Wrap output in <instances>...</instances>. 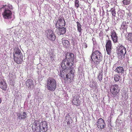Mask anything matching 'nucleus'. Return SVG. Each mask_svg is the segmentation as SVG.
Segmentation results:
<instances>
[{"instance_id": "obj_1", "label": "nucleus", "mask_w": 132, "mask_h": 132, "mask_svg": "<svg viewBox=\"0 0 132 132\" xmlns=\"http://www.w3.org/2000/svg\"><path fill=\"white\" fill-rule=\"evenodd\" d=\"M74 60L73 54L68 53L66 54V59L63 60L61 63V67L69 71V72L66 76V82L68 84L73 81L75 72L73 65Z\"/></svg>"}, {"instance_id": "obj_2", "label": "nucleus", "mask_w": 132, "mask_h": 132, "mask_svg": "<svg viewBox=\"0 0 132 132\" xmlns=\"http://www.w3.org/2000/svg\"><path fill=\"white\" fill-rule=\"evenodd\" d=\"M47 123L45 121L40 122L39 119L35 120L32 126L33 132H46L47 130Z\"/></svg>"}, {"instance_id": "obj_3", "label": "nucleus", "mask_w": 132, "mask_h": 132, "mask_svg": "<svg viewBox=\"0 0 132 132\" xmlns=\"http://www.w3.org/2000/svg\"><path fill=\"white\" fill-rule=\"evenodd\" d=\"M91 57L92 61L97 65L102 60V55L100 52V47L97 44L94 46Z\"/></svg>"}, {"instance_id": "obj_4", "label": "nucleus", "mask_w": 132, "mask_h": 132, "mask_svg": "<svg viewBox=\"0 0 132 132\" xmlns=\"http://www.w3.org/2000/svg\"><path fill=\"white\" fill-rule=\"evenodd\" d=\"M56 86L57 83L55 79L51 77H49L47 79L46 86L48 90L54 91L56 89Z\"/></svg>"}, {"instance_id": "obj_5", "label": "nucleus", "mask_w": 132, "mask_h": 132, "mask_svg": "<svg viewBox=\"0 0 132 132\" xmlns=\"http://www.w3.org/2000/svg\"><path fill=\"white\" fill-rule=\"evenodd\" d=\"M5 9L2 15L4 19H11L12 18V12L11 10L12 9V6L8 5Z\"/></svg>"}, {"instance_id": "obj_6", "label": "nucleus", "mask_w": 132, "mask_h": 132, "mask_svg": "<svg viewBox=\"0 0 132 132\" xmlns=\"http://www.w3.org/2000/svg\"><path fill=\"white\" fill-rule=\"evenodd\" d=\"M117 55L118 57L121 59L124 58L126 56L127 51L126 48L121 45L118 47L117 50Z\"/></svg>"}, {"instance_id": "obj_7", "label": "nucleus", "mask_w": 132, "mask_h": 132, "mask_svg": "<svg viewBox=\"0 0 132 132\" xmlns=\"http://www.w3.org/2000/svg\"><path fill=\"white\" fill-rule=\"evenodd\" d=\"M118 85L115 84L111 86L110 88L111 93L112 95V96L115 97L118 96L120 92V89Z\"/></svg>"}, {"instance_id": "obj_8", "label": "nucleus", "mask_w": 132, "mask_h": 132, "mask_svg": "<svg viewBox=\"0 0 132 132\" xmlns=\"http://www.w3.org/2000/svg\"><path fill=\"white\" fill-rule=\"evenodd\" d=\"M47 38L51 41H54L56 38L54 32L50 29H48L46 31Z\"/></svg>"}, {"instance_id": "obj_9", "label": "nucleus", "mask_w": 132, "mask_h": 132, "mask_svg": "<svg viewBox=\"0 0 132 132\" xmlns=\"http://www.w3.org/2000/svg\"><path fill=\"white\" fill-rule=\"evenodd\" d=\"M96 125L98 128L102 129L106 127V124L104 120L102 118H100L97 121Z\"/></svg>"}, {"instance_id": "obj_10", "label": "nucleus", "mask_w": 132, "mask_h": 132, "mask_svg": "<svg viewBox=\"0 0 132 132\" xmlns=\"http://www.w3.org/2000/svg\"><path fill=\"white\" fill-rule=\"evenodd\" d=\"M105 47L107 54L109 55H110L112 52V44L110 40H106Z\"/></svg>"}, {"instance_id": "obj_11", "label": "nucleus", "mask_w": 132, "mask_h": 132, "mask_svg": "<svg viewBox=\"0 0 132 132\" xmlns=\"http://www.w3.org/2000/svg\"><path fill=\"white\" fill-rule=\"evenodd\" d=\"M111 36L112 40L113 43H117V42L118 37L117 35V33L114 30H111Z\"/></svg>"}, {"instance_id": "obj_12", "label": "nucleus", "mask_w": 132, "mask_h": 132, "mask_svg": "<svg viewBox=\"0 0 132 132\" xmlns=\"http://www.w3.org/2000/svg\"><path fill=\"white\" fill-rule=\"evenodd\" d=\"M26 84L29 89H32L34 88L33 81L31 79H27L26 81Z\"/></svg>"}, {"instance_id": "obj_13", "label": "nucleus", "mask_w": 132, "mask_h": 132, "mask_svg": "<svg viewBox=\"0 0 132 132\" xmlns=\"http://www.w3.org/2000/svg\"><path fill=\"white\" fill-rule=\"evenodd\" d=\"M13 56H23L20 50L18 47H15L14 49Z\"/></svg>"}, {"instance_id": "obj_14", "label": "nucleus", "mask_w": 132, "mask_h": 132, "mask_svg": "<svg viewBox=\"0 0 132 132\" xmlns=\"http://www.w3.org/2000/svg\"><path fill=\"white\" fill-rule=\"evenodd\" d=\"M13 57V59L15 62L18 64L21 63L23 61V56Z\"/></svg>"}, {"instance_id": "obj_15", "label": "nucleus", "mask_w": 132, "mask_h": 132, "mask_svg": "<svg viewBox=\"0 0 132 132\" xmlns=\"http://www.w3.org/2000/svg\"><path fill=\"white\" fill-rule=\"evenodd\" d=\"M66 28L64 27H59L57 30V33L59 35H63L66 31Z\"/></svg>"}, {"instance_id": "obj_16", "label": "nucleus", "mask_w": 132, "mask_h": 132, "mask_svg": "<svg viewBox=\"0 0 132 132\" xmlns=\"http://www.w3.org/2000/svg\"><path fill=\"white\" fill-rule=\"evenodd\" d=\"M57 24H59V27H64L66 24L65 22L64 19H63V20H62L61 18L59 19L57 21L56 23V25Z\"/></svg>"}, {"instance_id": "obj_17", "label": "nucleus", "mask_w": 132, "mask_h": 132, "mask_svg": "<svg viewBox=\"0 0 132 132\" xmlns=\"http://www.w3.org/2000/svg\"><path fill=\"white\" fill-rule=\"evenodd\" d=\"M18 118L19 119H25L27 117V114L26 113L24 112H23L22 113L21 112L19 113L18 114Z\"/></svg>"}, {"instance_id": "obj_18", "label": "nucleus", "mask_w": 132, "mask_h": 132, "mask_svg": "<svg viewBox=\"0 0 132 132\" xmlns=\"http://www.w3.org/2000/svg\"><path fill=\"white\" fill-rule=\"evenodd\" d=\"M115 71L118 74H122L124 73V68L122 67H118L116 68Z\"/></svg>"}, {"instance_id": "obj_19", "label": "nucleus", "mask_w": 132, "mask_h": 132, "mask_svg": "<svg viewBox=\"0 0 132 132\" xmlns=\"http://www.w3.org/2000/svg\"><path fill=\"white\" fill-rule=\"evenodd\" d=\"M0 88L5 90L7 89V85L5 81L3 80L0 81Z\"/></svg>"}, {"instance_id": "obj_20", "label": "nucleus", "mask_w": 132, "mask_h": 132, "mask_svg": "<svg viewBox=\"0 0 132 132\" xmlns=\"http://www.w3.org/2000/svg\"><path fill=\"white\" fill-rule=\"evenodd\" d=\"M128 26L127 24V22L126 21H123L120 27V29L123 30L124 31H126L128 28Z\"/></svg>"}, {"instance_id": "obj_21", "label": "nucleus", "mask_w": 132, "mask_h": 132, "mask_svg": "<svg viewBox=\"0 0 132 132\" xmlns=\"http://www.w3.org/2000/svg\"><path fill=\"white\" fill-rule=\"evenodd\" d=\"M62 43L64 47H69L70 43L69 41L67 40L64 39L63 38L62 39Z\"/></svg>"}, {"instance_id": "obj_22", "label": "nucleus", "mask_w": 132, "mask_h": 132, "mask_svg": "<svg viewBox=\"0 0 132 132\" xmlns=\"http://www.w3.org/2000/svg\"><path fill=\"white\" fill-rule=\"evenodd\" d=\"M103 71L102 70L99 71V72L98 74V75L97 78L98 80L100 81H101L102 79L103 78Z\"/></svg>"}, {"instance_id": "obj_23", "label": "nucleus", "mask_w": 132, "mask_h": 132, "mask_svg": "<svg viewBox=\"0 0 132 132\" xmlns=\"http://www.w3.org/2000/svg\"><path fill=\"white\" fill-rule=\"evenodd\" d=\"M76 23L77 24V30L80 34H81L82 30L81 28L82 26L79 21L77 22Z\"/></svg>"}, {"instance_id": "obj_24", "label": "nucleus", "mask_w": 132, "mask_h": 132, "mask_svg": "<svg viewBox=\"0 0 132 132\" xmlns=\"http://www.w3.org/2000/svg\"><path fill=\"white\" fill-rule=\"evenodd\" d=\"M73 104L76 105L78 106L80 105V101L78 98H74L72 101Z\"/></svg>"}, {"instance_id": "obj_25", "label": "nucleus", "mask_w": 132, "mask_h": 132, "mask_svg": "<svg viewBox=\"0 0 132 132\" xmlns=\"http://www.w3.org/2000/svg\"><path fill=\"white\" fill-rule=\"evenodd\" d=\"M110 11L112 14V17L114 18L116 16V14L115 8H114L111 9Z\"/></svg>"}, {"instance_id": "obj_26", "label": "nucleus", "mask_w": 132, "mask_h": 132, "mask_svg": "<svg viewBox=\"0 0 132 132\" xmlns=\"http://www.w3.org/2000/svg\"><path fill=\"white\" fill-rule=\"evenodd\" d=\"M126 39L128 41H132V33L130 32L128 33Z\"/></svg>"}, {"instance_id": "obj_27", "label": "nucleus", "mask_w": 132, "mask_h": 132, "mask_svg": "<svg viewBox=\"0 0 132 132\" xmlns=\"http://www.w3.org/2000/svg\"><path fill=\"white\" fill-rule=\"evenodd\" d=\"M130 1L131 0H123L122 2L124 5H128L130 4Z\"/></svg>"}, {"instance_id": "obj_28", "label": "nucleus", "mask_w": 132, "mask_h": 132, "mask_svg": "<svg viewBox=\"0 0 132 132\" xmlns=\"http://www.w3.org/2000/svg\"><path fill=\"white\" fill-rule=\"evenodd\" d=\"M120 77L118 74H116L114 76V80L115 81H118L120 80Z\"/></svg>"}, {"instance_id": "obj_29", "label": "nucleus", "mask_w": 132, "mask_h": 132, "mask_svg": "<svg viewBox=\"0 0 132 132\" xmlns=\"http://www.w3.org/2000/svg\"><path fill=\"white\" fill-rule=\"evenodd\" d=\"M75 6L77 8H78L80 6V3L78 0H75L74 2Z\"/></svg>"}, {"instance_id": "obj_30", "label": "nucleus", "mask_w": 132, "mask_h": 132, "mask_svg": "<svg viewBox=\"0 0 132 132\" xmlns=\"http://www.w3.org/2000/svg\"><path fill=\"white\" fill-rule=\"evenodd\" d=\"M55 55L53 53H50V58L52 61H53L54 60V56Z\"/></svg>"}, {"instance_id": "obj_31", "label": "nucleus", "mask_w": 132, "mask_h": 132, "mask_svg": "<svg viewBox=\"0 0 132 132\" xmlns=\"http://www.w3.org/2000/svg\"><path fill=\"white\" fill-rule=\"evenodd\" d=\"M82 46L83 48H86L87 47V43H83L82 44Z\"/></svg>"}, {"instance_id": "obj_32", "label": "nucleus", "mask_w": 132, "mask_h": 132, "mask_svg": "<svg viewBox=\"0 0 132 132\" xmlns=\"http://www.w3.org/2000/svg\"><path fill=\"white\" fill-rule=\"evenodd\" d=\"M118 15L119 16H120V17H121V16L122 15V12L121 11H119L118 12Z\"/></svg>"}, {"instance_id": "obj_33", "label": "nucleus", "mask_w": 132, "mask_h": 132, "mask_svg": "<svg viewBox=\"0 0 132 132\" xmlns=\"http://www.w3.org/2000/svg\"><path fill=\"white\" fill-rule=\"evenodd\" d=\"M62 73H64V72H60V76L62 77L64 76V75H63V74Z\"/></svg>"}, {"instance_id": "obj_34", "label": "nucleus", "mask_w": 132, "mask_h": 132, "mask_svg": "<svg viewBox=\"0 0 132 132\" xmlns=\"http://www.w3.org/2000/svg\"><path fill=\"white\" fill-rule=\"evenodd\" d=\"M70 124V122L69 121L67 122V124L68 125L69 124Z\"/></svg>"}, {"instance_id": "obj_35", "label": "nucleus", "mask_w": 132, "mask_h": 132, "mask_svg": "<svg viewBox=\"0 0 132 132\" xmlns=\"http://www.w3.org/2000/svg\"><path fill=\"white\" fill-rule=\"evenodd\" d=\"M69 113H68L67 114V115L65 117V118L66 117H67V116H69Z\"/></svg>"}, {"instance_id": "obj_36", "label": "nucleus", "mask_w": 132, "mask_h": 132, "mask_svg": "<svg viewBox=\"0 0 132 132\" xmlns=\"http://www.w3.org/2000/svg\"><path fill=\"white\" fill-rule=\"evenodd\" d=\"M2 102V100H1V98H0V104Z\"/></svg>"}, {"instance_id": "obj_37", "label": "nucleus", "mask_w": 132, "mask_h": 132, "mask_svg": "<svg viewBox=\"0 0 132 132\" xmlns=\"http://www.w3.org/2000/svg\"><path fill=\"white\" fill-rule=\"evenodd\" d=\"M90 87H93V86H91L90 85Z\"/></svg>"}, {"instance_id": "obj_38", "label": "nucleus", "mask_w": 132, "mask_h": 132, "mask_svg": "<svg viewBox=\"0 0 132 132\" xmlns=\"http://www.w3.org/2000/svg\"><path fill=\"white\" fill-rule=\"evenodd\" d=\"M131 29H132V24H131Z\"/></svg>"}]
</instances>
